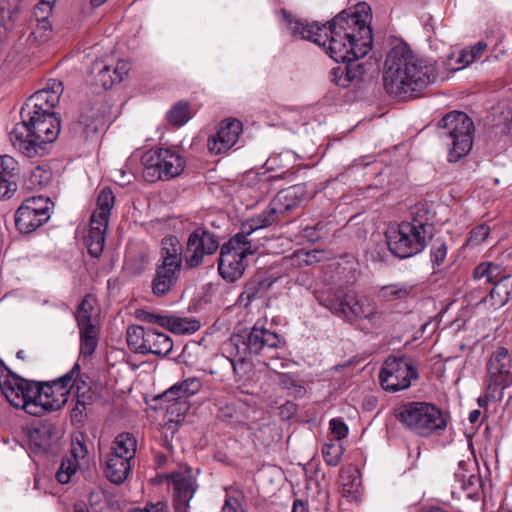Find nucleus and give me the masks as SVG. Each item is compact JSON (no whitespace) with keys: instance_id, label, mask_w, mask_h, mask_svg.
<instances>
[{"instance_id":"nucleus-16","label":"nucleus","mask_w":512,"mask_h":512,"mask_svg":"<svg viewBox=\"0 0 512 512\" xmlns=\"http://www.w3.org/2000/svg\"><path fill=\"white\" fill-rule=\"evenodd\" d=\"M50 199L33 196L25 199L15 212V226L20 233H31L45 224L49 218Z\"/></svg>"},{"instance_id":"nucleus-41","label":"nucleus","mask_w":512,"mask_h":512,"mask_svg":"<svg viewBox=\"0 0 512 512\" xmlns=\"http://www.w3.org/2000/svg\"><path fill=\"white\" fill-rule=\"evenodd\" d=\"M52 180V172L50 169L37 166L35 167L26 182L27 188L31 190L42 189L46 187Z\"/></svg>"},{"instance_id":"nucleus-2","label":"nucleus","mask_w":512,"mask_h":512,"mask_svg":"<svg viewBox=\"0 0 512 512\" xmlns=\"http://www.w3.org/2000/svg\"><path fill=\"white\" fill-rule=\"evenodd\" d=\"M436 75L433 62L417 56L406 43H399L387 54L383 84L387 93L416 98Z\"/></svg>"},{"instance_id":"nucleus-46","label":"nucleus","mask_w":512,"mask_h":512,"mask_svg":"<svg viewBox=\"0 0 512 512\" xmlns=\"http://www.w3.org/2000/svg\"><path fill=\"white\" fill-rule=\"evenodd\" d=\"M165 328L173 333L186 334L196 331L199 325L197 321H188L183 318L169 316V322L166 324Z\"/></svg>"},{"instance_id":"nucleus-49","label":"nucleus","mask_w":512,"mask_h":512,"mask_svg":"<svg viewBox=\"0 0 512 512\" xmlns=\"http://www.w3.org/2000/svg\"><path fill=\"white\" fill-rule=\"evenodd\" d=\"M447 249L446 241L443 238H436L433 241L430 249V257L434 269L444 263L447 256Z\"/></svg>"},{"instance_id":"nucleus-27","label":"nucleus","mask_w":512,"mask_h":512,"mask_svg":"<svg viewBox=\"0 0 512 512\" xmlns=\"http://www.w3.org/2000/svg\"><path fill=\"white\" fill-rule=\"evenodd\" d=\"M280 222H283L282 218L279 216L277 210L274 209L272 204L269 203L268 207L259 215L252 217L242 223L241 232L237 233L236 235H242L243 241H248L247 237L254 231L267 228Z\"/></svg>"},{"instance_id":"nucleus-19","label":"nucleus","mask_w":512,"mask_h":512,"mask_svg":"<svg viewBox=\"0 0 512 512\" xmlns=\"http://www.w3.org/2000/svg\"><path fill=\"white\" fill-rule=\"evenodd\" d=\"M34 382L18 376L0 361V388L13 407L22 408L25 405L26 390H30Z\"/></svg>"},{"instance_id":"nucleus-23","label":"nucleus","mask_w":512,"mask_h":512,"mask_svg":"<svg viewBox=\"0 0 512 512\" xmlns=\"http://www.w3.org/2000/svg\"><path fill=\"white\" fill-rule=\"evenodd\" d=\"M174 490L173 507L175 512H188L189 502L193 498L197 483L188 473L175 472L169 476Z\"/></svg>"},{"instance_id":"nucleus-48","label":"nucleus","mask_w":512,"mask_h":512,"mask_svg":"<svg viewBox=\"0 0 512 512\" xmlns=\"http://www.w3.org/2000/svg\"><path fill=\"white\" fill-rule=\"evenodd\" d=\"M342 454V446L334 441L327 442L322 447V456L325 463L329 466H337L341 460Z\"/></svg>"},{"instance_id":"nucleus-38","label":"nucleus","mask_w":512,"mask_h":512,"mask_svg":"<svg viewBox=\"0 0 512 512\" xmlns=\"http://www.w3.org/2000/svg\"><path fill=\"white\" fill-rule=\"evenodd\" d=\"M376 314V308L368 301L354 300L351 301L350 309L348 310L347 322L353 323L358 319L371 320Z\"/></svg>"},{"instance_id":"nucleus-22","label":"nucleus","mask_w":512,"mask_h":512,"mask_svg":"<svg viewBox=\"0 0 512 512\" xmlns=\"http://www.w3.org/2000/svg\"><path fill=\"white\" fill-rule=\"evenodd\" d=\"M128 70L129 67L125 61H118L116 65H112L105 60L97 59L92 63L89 73L95 85L107 90L114 84L120 83Z\"/></svg>"},{"instance_id":"nucleus-30","label":"nucleus","mask_w":512,"mask_h":512,"mask_svg":"<svg viewBox=\"0 0 512 512\" xmlns=\"http://www.w3.org/2000/svg\"><path fill=\"white\" fill-rule=\"evenodd\" d=\"M131 461L123 456L109 454L105 467L109 481L114 484L123 483L131 472Z\"/></svg>"},{"instance_id":"nucleus-1","label":"nucleus","mask_w":512,"mask_h":512,"mask_svg":"<svg viewBox=\"0 0 512 512\" xmlns=\"http://www.w3.org/2000/svg\"><path fill=\"white\" fill-rule=\"evenodd\" d=\"M370 10L369 5L361 3L354 12L344 10L324 24L298 20L286 9H281L280 14L294 37L312 41L334 61L345 62L364 57L372 48Z\"/></svg>"},{"instance_id":"nucleus-50","label":"nucleus","mask_w":512,"mask_h":512,"mask_svg":"<svg viewBox=\"0 0 512 512\" xmlns=\"http://www.w3.org/2000/svg\"><path fill=\"white\" fill-rule=\"evenodd\" d=\"M358 59L346 60L344 66V77L347 82V87L350 84L359 81L365 73L364 67L357 62Z\"/></svg>"},{"instance_id":"nucleus-55","label":"nucleus","mask_w":512,"mask_h":512,"mask_svg":"<svg viewBox=\"0 0 512 512\" xmlns=\"http://www.w3.org/2000/svg\"><path fill=\"white\" fill-rule=\"evenodd\" d=\"M88 453L87 447L85 443L78 438H75L71 442V449L69 455H66L69 458L75 459L79 462V459H83L86 457Z\"/></svg>"},{"instance_id":"nucleus-37","label":"nucleus","mask_w":512,"mask_h":512,"mask_svg":"<svg viewBox=\"0 0 512 512\" xmlns=\"http://www.w3.org/2000/svg\"><path fill=\"white\" fill-rule=\"evenodd\" d=\"M191 117L192 112L187 101H179L175 103L166 114V119L169 124L175 127L183 126L191 119Z\"/></svg>"},{"instance_id":"nucleus-57","label":"nucleus","mask_w":512,"mask_h":512,"mask_svg":"<svg viewBox=\"0 0 512 512\" xmlns=\"http://www.w3.org/2000/svg\"><path fill=\"white\" fill-rule=\"evenodd\" d=\"M17 190V181L0 178V200L10 198Z\"/></svg>"},{"instance_id":"nucleus-63","label":"nucleus","mask_w":512,"mask_h":512,"mask_svg":"<svg viewBox=\"0 0 512 512\" xmlns=\"http://www.w3.org/2000/svg\"><path fill=\"white\" fill-rule=\"evenodd\" d=\"M428 214H429V211L428 209L426 208L425 205H420V206H416L415 207V210L412 212V221L415 219V218H418V219H427V228H431L432 225L429 224V217H428Z\"/></svg>"},{"instance_id":"nucleus-33","label":"nucleus","mask_w":512,"mask_h":512,"mask_svg":"<svg viewBox=\"0 0 512 512\" xmlns=\"http://www.w3.org/2000/svg\"><path fill=\"white\" fill-rule=\"evenodd\" d=\"M79 123L83 126L87 135L99 132L104 125L103 117L95 104L88 103L81 108Z\"/></svg>"},{"instance_id":"nucleus-7","label":"nucleus","mask_w":512,"mask_h":512,"mask_svg":"<svg viewBox=\"0 0 512 512\" xmlns=\"http://www.w3.org/2000/svg\"><path fill=\"white\" fill-rule=\"evenodd\" d=\"M230 341L238 354L260 356L266 364V360L275 359L280 337L256 322L251 329L232 335Z\"/></svg>"},{"instance_id":"nucleus-11","label":"nucleus","mask_w":512,"mask_h":512,"mask_svg":"<svg viewBox=\"0 0 512 512\" xmlns=\"http://www.w3.org/2000/svg\"><path fill=\"white\" fill-rule=\"evenodd\" d=\"M418 377L417 368L409 356L388 357L379 373L380 385L388 392L405 390Z\"/></svg>"},{"instance_id":"nucleus-28","label":"nucleus","mask_w":512,"mask_h":512,"mask_svg":"<svg viewBox=\"0 0 512 512\" xmlns=\"http://www.w3.org/2000/svg\"><path fill=\"white\" fill-rule=\"evenodd\" d=\"M511 271L501 263L483 261L479 263L472 272L474 280L486 279L491 286L511 277Z\"/></svg>"},{"instance_id":"nucleus-5","label":"nucleus","mask_w":512,"mask_h":512,"mask_svg":"<svg viewBox=\"0 0 512 512\" xmlns=\"http://www.w3.org/2000/svg\"><path fill=\"white\" fill-rule=\"evenodd\" d=\"M437 131L439 137L450 146L449 162H457L471 151L475 127L466 113L456 110L448 112L437 122Z\"/></svg>"},{"instance_id":"nucleus-53","label":"nucleus","mask_w":512,"mask_h":512,"mask_svg":"<svg viewBox=\"0 0 512 512\" xmlns=\"http://www.w3.org/2000/svg\"><path fill=\"white\" fill-rule=\"evenodd\" d=\"M136 318L140 321L158 324L159 326L165 328L166 324L169 322V316L149 312L143 309L136 310L135 314Z\"/></svg>"},{"instance_id":"nucleus-61","label":"nucleus","mask_w":512,"mask_h":512,"mask_svg":"<svg viewBox=\"0 0 512 512\" xmlns=\"http://www.w3.org/2000/svg\"><path fill=\"white\" fill-rule=\"evenodd\" d=\"M43 90H47L49 95H56V101L59 103L60 96L63 93L64 87L61 81L51 79L47 83V87Z\"/></svg>"},{"instance_id":"nucleus-64","label":"nucleus","mask_w":512,"mask_h":512,"mask_svg":"<svg viewBox=\"0 0 512 512\" xmlns=\"http://www.w3.org/2000/svg\"><path fill=\"white\" fill-rule=\"evenodd\" d=\"M487 48V44L483 41H479L478 43H476L474 46L471 47V54H470V59H478L479 57H481L484 53V51L486 50Z\"/></svg>"},{"instance_id":"nucleus-59","label":"nucleus","mask_w":512,"mask_h":512,"mask_svg":"<svg viewBox=\"0 0 512 512\" xmlns=\"http://www.w3.org/2000/svg\"><path fill=\"white\" fill-rule=\"evenodd\" d=\"M330 80L337 86L347 88V82L344 77V66H338L330 71Z\"/></svg>"},{"instance_id":"nucleus-47","label":"nucleus","mask_w":512,"mask_h":512,"mask_svg":"<svg viewBox=\"0 0 512 512\" xmlns=\"http://www.w3.org/2000/svg\"><path fill=\"white\" fill-rule=\"evenodd\" d=\"M18 175V162L12 156L0 155V178L17 181Z\"/></svg>"},{"instance_id":"nucleus-39","label":"nucleus","mask_w":512,"mask_h":512,"mask_svg":"<svg viewBox=\"0 0 512 512\" xmlns=\"http://www.w3.org/2000/svg\"><path fill=\"white\" fill-rule=\"evenodd\" d=\"M356 471H343L341 478L342 483V496L354 501L358 499L361 487V479L355 474Z\"/></svg>"},{"instance_id":"nucleus-15","label":"nucleus","mask_w":512,"mask_h":512,"mask_svg":"<svg viewBox=\"0 0 512 512\" xmlns=\"http://www.w3.org/2000/svg\"><path fill=\"white\" fill-rule=\"evenodd\" d=\"M218 236L206 227H198L190 233L184 250L187 269H194L204 263L206 256H211L219 249Z\"/></svg>"},{"instance_id":"nucleus-42","label":"nucleus","mask_w":512,"mask_h":512,"mask_svg":"<svg viewBox=\"0 0 512 512\" xmlns=\"http://www.w3.org/2000/svg\"><path fill=\"white\" fill-rule=\"evenodd\" d=\"M320 303L328 308L336 316L347 321L348 310L350 309L351 301L346 297L335 295V297H327L320 300Z\"/></svg>"},{"instance_id":"nucleus-8","label":"nucleus","mask_w":512,"mask_h":512,"mask_svg":"<svg viewBox=\"0 0 512 512\" xmlns=\"http://www.w3.org/2000/svg\"><path fill=\"white\" fill-rule=\"evenodd\" d=\"M143 176L148 182L170 180L179 176L186 165L185 159L170 148L149 150L142 156Z\"/></svg>"},{"instance_id":"nucleus-20","label":"nucleus","mask_w":512,"mask_h":512,"mask_svg":"<svg viewBox=\"0 0 512 512\" xmlns=\"http://www.w3.org/2000/svg\"><path fill=\"white\" fill-rule=\"evenodd\" d=\"M313 194L308 191L305 183L296 184L279 191L270 201L277 213L285 221L290 213L311 199Z\"/></svg>"},{"instance_id":"nucleus-52","label":"nucleus","mask_w":512,"mask_h":512,"mask_svg":"<svg viewBox=\"0 0 512 512\" xmlns=\"http://www.w3.org/2000/svg\"><path fill=\"white\" fill-rule=\"evenodd\" d=\"M36 22V26L33 28L30 37L39 43L46 42L52 32L51 24L49 20H38Z\"/></svg>"},{"instance_id":"nucleus-3","label":"nucleus","mask_w":512,"mask_h":512,"mask_svg":"<svg viewBox=\"0 0 512 512\" xmlns=\"http://www.w3.org/2000/svg\"><path fill=\"white\" fill-rule=\"evenodd\" d=\"M60 122L56 113L33 115L30 121L21 119L9 133L10 141L27 157L43 156L46 146L58 138Z\"/></svg>"},{"instance_id":"nucleus-40","label":"nucleus","mask_w":512,"mask_h":512,"mask_svg":"<svg viewBox=\"0 0 512 512\" xmlns=\"http://www.w3.org/2000/svg\"><path fill=\"white\" fill-rule=\"evenodd\" d=\"M79 373L80 365L78 363H75L69 372L59 377L57 380L51 382L56 386V389L58 391L57 398H66V402L68 401L70 391L74 387L73 381L76 380V377Z\"/></svg>"},{"instance_id":"nucleus-13","label":"nucleus","mask_w":512,"mask_h":512,"mask_svg":"<svg viewBox=\"0 0 512 512\" xmlns=\"http://www.w3.org/2000/svg\"><path fill=\"white\" fill-rule=\"evenodd\" d=\"M164 247L162 263L157 266L152 280V292L156 296H164L176 285L182 266V253L179 244Z\"/></svg>"},{"instance_id":"nucleus-45","label":"nucleus","mask_w":512,"mask_h":512,"mask_svg":"<svg viewBox=\"0 0 512 512\" xmlns=\"http://www.w3.org/2000/svg\"><path fill=\"white\" fill-rule=\"evenodd\" d=\"M249 355L238 354L234 358H230V363L233 368L234 380L239 382L243 380L251 371V363L248 361L247 357Z\"/></svg>"},{"instance_id":"nucleus-10","label":"nucleus","mask_w":512,"mask_h":512,"mask_svg":"<svg viewBox=\"0 0 512 512\" xmlns=\"http://www.w3.org/2000/svg\"><path fill=\"white\" fill-rule=\"evenodd\" d=\"M256 251L251 241H243L242 235H234L220 250L218 270L220 275L229 282H235L244 274V259Z\"/></svg>"},{"instance_id":"nucleus-17","label":"nucleus","mask_w":512,"mask_h":512,"mask_svg":"<svg viewBox=\"0 0 512 512\" xmlns=\"http://www.w3.org/2000/svg\"><path fill=\"white\" fill-rule=\"evenodd\" d=\"M202 388V381L198 377H188L175 383L163 394L158 396L163 403H166L168 414L184 415L189 410L187 399L196 395Z\"/></svg>"},{"instance_id":"nucleus-6","label":"nucleus","mask_w":512,"mask_h":512,"mask_svg":"<svg viewBox=\"0 0 512 512\" xmlns=\"http://www.w3.org/2000/svg\"><path fill=\"white\" fill-rule=\"evenodd\" d=\"M427 235V219L418 218L403 221L385 233L389 251L401 259L421 253L427 245Z\"/></svg>"},{"instance_id":"nucleus-31","label":"nucleus","mask_w":512,"mask_h":512,"mask_svg":"<svg viewBox=\"0 0 512 512\" xmlns=\"http://www.w3.org/2000/svg\"><path fill=\"white\" fill-rule=\"evenodd\" d=\"M147 354H154L161 357L168 356L173 350V341L167 334L156 329L148 328Z\"/></svg>"},{"instance_id":"nucleus-24","label":"nucleus","mask_w":512,"mask_h":512,"mask_svg":"<svg viewBox=\"0 0 512 512\" xmlns=\"http://www.w3.org/2000/svg\"><path fill=\"white\" fill-rule=\"evenodd\" d=\"M454 477L455 481L459 484V488L466 492L468 498H478L483 483L476 461H459Z\"/></svg>"},{"instance_id":"nucleus-21","label":"nucleus","mask_w":512,"mask_h":512,"mask_svg":"<svg viewBox=\"0 0 512 512\" xmlns=\"http://www.w3.org/2000/svg\"><path fill=\"white\" fill-rule=\"evenodd\" d=\"M242 132V123L237 119H228L219 124L217 132L207 140V149L211 154L226 153L238 141Z\"/></svg>"},{"instance_id":"nucleus-34","label":"nucleus","mask_w":512,"mask_h":512,"mask_svg":"<svg viewBox=\"0 0 512 512\" xmlns=\"http://www.w3.org/2000/svg\"><path fill=\"white\" fill-rule=\"evenodd\" d=\"M270 286L271 283L267 279L261 276L253 277L245 284L244 290L239 296V302L245 307L249 306L253 300L263 296Z\"/></svg>"},{"instance_id":"nucleus-43","label":"nucleus","mask_w":512,"mask_h":512,"mask_svg":"<svg viewBox=\"0 0 512 512\" xmlns=\"http://www.w3.org/2000/svg\"><path fill=\"white\" fill-rule=\"evenodd\" d=\"M295 161V156L291 151H283L279 154L271 155L266 163L265 167L267 171H276V170H292L293 165L292 162Z\"/></svg>"},{"instance_id":"nucleus-44","label":"nucleus","mask_w":512,"mask_h":512,"mask_svg":"<svg viewBox=\"0 0 512 512\" xmlns=\"http://www.w3.org/2000/svg\"><path fill=\"white\" fill-rule=\"evenodd\" d=\"M79 462L73 458L64 456L61 460L59 469L56 472V479L61 484H67L71 481L72 476L76 473Z\"/></svg>"},{"instance_id":"nucleus-9","label":"nucleus","mask_w":512,"mask_h":512,"mask_svg":"<svg viewBox=\"0 0 512 512\" xmlns=\"http://www.w3.org/2000/svg\"><path fill=\"white\" fill-rule=\"evenodd\" d=\"M114 203L115 197L112 190L109 187L103 188L98 194L96 209L90 219L89 234L85 238L88 253L94 258H98L103 252L108 222Z\"/></svg>"},{"instance_id":"nucleus-12","label":"nucleus","mask_w":512,"mask_h":512,"mask_svg":"<svg viewBox=\"0 0 512 512\" xmlns=\"http://www.w3.org/2000/svg\"><path fill=\"white\" fill-rule=\"evenodd\" d=\"M511 359L509 352L504 347L494 351L487 363L488 385L486 396L500 402L503 398V390L512 385Z\"/></svg>"},{"instance_id":"nucleus-14","label":"nucleus","mask_w":512,"mask_h":512,"mask_svg":"<svg viewBox=\"0 0 512 512\" xmlns=\"http://www.w3.org/2000/svg\"><path fill=\"white\" fill-rule=\"evenodd\" d=\"M93 298L86 295L78 305L75 313L80 334V353L85 358L91 356L98 346L100 332L99 322L93 317Z\"/></svg>"},{"instance_id":"nucleus-18","label":"nucleus","mask_w":512,"mask_h":512,"mask_svg":"<svg viewBox=\"0 0 512 512\" xmlns=\"http://www.w3.org/2000/svg\"><path fill=\"white\" fill-rule=\"evenodd\" d=\"M53 394L51 386H41L34 382L30 390H26L25 405L22 409L26 413L41 417L48 412L58 411L66 404V398L50 399Z\"/></svg>"},{"instance_id":"nucleus-54","label":"nucleus","mask_w":512,"mask_h":512,"mask_svg":"<svg viewBox=\"0 0 512 512\" xmlns=\"http://www.w3.org/2000/svg\"><path fill=\"white\" fill-rule=\"evenodd\" d=\"M329 428L337 440L344 439L348 435V426L340 418L331 419L329 422Z\"/></svg>"},{"instance_id":"nucleus-58","label":"nucleus","mask_w":512,"mask_h":512,"mask_svg":"<svg viewBox=\"0 0 512 512\" xmlns=\"http://www.w3.org/2000/svg\"><path fill=\"white\" fill-rule=\"evenodd\" d=\"M53 11V7L49 6L41 1L37 3V5L34 8L33 16L35 17V20H49V17Z\"/></svg>"},{"instance_id":"nucleus-36","label":"nucleus","mask_w":512,"mask_h":512,"mask_svg":"<svg viewBox=\"0 0 512 512\" xmlns=\"http://www.w3.org/2000/svg\"><path fill=\"white\" fill-rule=\"evenodd\" d=\"M148 329L139 325H131L126 331V340L129 348L135 353L147 354Z\"/></svg>"},{"instance_id":"nucleus-60","label":"nucleus","mask_w":512,"mask_h":512,"mask_svg":"<svg viewBox=\"0 0 512 512\" xmlns=\"http://www.w3.org/2000/svg\"><path fill=\"white\" fill-rule=\"evenodd\" d=\"M222 512H246L242 503L235 497H228L222 507Z\"/></svg>"},{"instance_id":"nucleus-56","label":"nucleus","mask_w":512,"mask_h":512,"mask_svg":"<svg viewBox=\"0 0 512 512\" xmlns=\"http://www.w3.org/2000/svg\"><path fill=\"white\" fill-rule=\"evenodd\" d=\"M87 407H85L82 403H77L75 401L73 408L71 409L70 419L72 424L74 425H83L87 418L86 413Z\"/></svg>"},{"instance_id":"nucleus-25","label":"nucleus","mask_w":512,"mask_h":512,"mask_svg":"<svg viewBox=\"0 0 512 512\" xmlns=\"http://www.w3.org/2000/svg\"><path fill=\"white\" fill-rule=\"evenodd\" d=\"M59 437L52 424H41L30 430L28 443L30 450L35 454L55 453L58 448Z\"/></svg>"},{"instance_id":"nucleus-26","label":"nucleus","mask_w":512,"mask_h":512,"mask_svg":"<svg viewBox=\"0 0 512 512\" xmlns=\"http://www.w3.org/2000/svg\"><path fill=\"white\" fill-rule=\"evenodd\" d=\"M57 105L56 95H49L47 90L41 89L31 95L23 104L20 117L30 121L33 115L54 113L52 109Z\"/></svg>"},{"instance_id":"nucleus-4","label":"nucleus","mask_w":512,"mask_h":512,"mask_svg":"<svg viewBox=\"0 0 512 512\" xmlns=\"http://www.w3.org/2000/svg\"><path fill=\"white\" fill-rule=\"evenodd\" d=\"M395 415L407 430L424 438L445 431L450 418L447 412L425 401L404 403L398 407Z\"/></svg>"},{"instance_id":"nucleus-29","label":"nucleus","mask_w":512,"mask_h":512,"mask_svg":"<svg viewBox=\"0 0 512 512\" xmlns=\"http://www.w3.org/2000/svg\"><path fill=\"white\" fill-rule=\"evenodd\" d=\"M510 301H512V276L508 280L492 285L489 293L480 300V303L488 304L494 308H501Z\"/></svg>"},{"instance_id":"nucleus-51","label":"nucleus","mask_w":512,"mask_h":512,"mask_svg":"<svg viewBox=\"0 0 512 512\" xmlns=\"http://www.w3.org/2000/svg\"><path fill=\"white\" fill-rule=\"evenodd\" d=\"M490 227L486 224H480L474 227L468 234L464 246H478L482 244L490 234Z\"/></svg>"},{"instance_id":"nucleus-32","label":"nucleus","mask_w":512,"mask_h":512,"mask_svg":"<svg viewBox=\"0 0 512 512\" xmlns=\"http://www.w3.org/2000/svg\"><path fill=\"white\" fill-rule=\"evenodd\" d=\"M414 285L408 283H392L381 286L376 297L382 302H392L397 300H406L412 296Z\"/></svg>"},{"instance_id":"nucleus-62","label":"nucleus","mask_w":512,"mask_h":512,"mask_svg":"<svg viewBox=\"0 0 512 512\" xmlns=\"http://www.w3.org/2000/svg\"><path fill=\"white\" fill-rule=\"evenodd\" d=\"M167 504L163 501H158L155 504L147 505L145 508H135L130 512H166Z\"/></svg>"},{"instance_id":"nucleus-35","label":"nucleus","mask_w":512,"mask_h":512,"mask_svg":"<svg viewBox=\"0 0 512 512\" xmlns=\"http://www.w3.org/2000/svg\"><path fill=\"white\" fill-rule=\"evenodd\" d=\"M137 441L130 433H121L113 441L112 455L123 456L133 460L136 454Z\"/></svg>"}]
</instances>
